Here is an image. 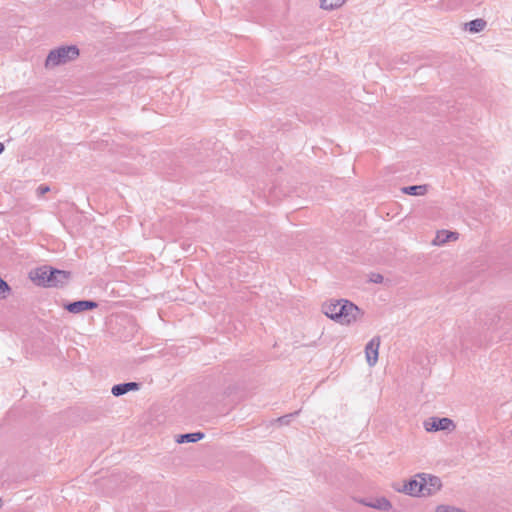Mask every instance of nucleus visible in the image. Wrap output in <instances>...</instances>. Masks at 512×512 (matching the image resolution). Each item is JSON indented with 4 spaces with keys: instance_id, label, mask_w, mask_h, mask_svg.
I'll return each mask as SVG.
<instances>
[{
    "instance_id": "obj_3",
    "label": "nucleus",
    "mask_w": 512,
    "mask_h": 512,
    "mask_svg": "<svg viewBox=\"0 0 512 512\" xmlns=\"http://www.w3.org/2000/svg\"><path fill=\"white\" fill-rule=\"evenodd\" d=\"M393 489L409 496L420 497L423 496V490L425 488L422 487V479L418 478L417 474L414 478H411L403 484H393Z\"/></svg>"
},
{
    "instance_id": "obj_22",
    "label": "nucleus",
    "mask_w": 512,
    "mask_h": 512,
    "mask_svg": "<svg viewBox=\"0 0 512 512\" xmlns=\"http://www.w3.org/2000/svg\"><path fill=\"white\" fill-rule=\"evenodd\" d=\"M49 191H50V188H49V186H46V185H41L37 188V194L39 196H42Z\"/></svg>"
},
{
    "instance_id": "obj_21",
    "label": "nucleus",
    "mask_w": 512,
    "mask_h": 512,
    "mask_svg": "<svg viewBox=\"0 0 512 512\" xmlns=\"http://www.w3.org/2000/svg\"><path fill=\"white\" fill-rule=\"evenodd\" d=\"M383 280H384V277L379 273H372L370 275V281L372 283L380 284L383 282Z\"/></svg>"
},
{
    "instance_id": "obj_2",
    "label": "nucleus",
    "mask_w": 512,
    "mask_h": 512,
    "mask_svg": "<svg viewBox=\"0 0 512 512\" xmlns=\"http://www.w3.org/2000/svg\"><path fill=\"white\" fill-rule=\"evenodd\" d=\"M363 315V311L354 303L346 299H340L338 309V323L350 325L356 322Z\"/></svg>"
},
{
    "instance_id": "obj_13",
    "label": "nucleus",
    "mask_w": 512,
    "mask_h": 512,
    "mask_svg": "<svg viewBox=\"0 0 512 512\" xmlns=\"http://www.w3.org/2000/svg\"><path fill=\"white\" fill-rule=\"evenodd\" d=\"M362 503L367 506L381 511H388L392 508L390 501L385 497H378L369 501L363 500Z\"/></svg>"
},
{
    "instance_id": "obj_4",
    "label": "nucleus",
    "mask_w": 512,
    "mask_h": 512,
    "mask_svg": "<svg viewBox=\"0 0 512 512\" xmlns=\"http://www.w3.org/2000/svg\"><path fill=\"white\" fill-rule=\"evenodd\" d=\"M426 431H453L456 428L455 423L450 418L431 417L424 422Z\"/></svg>"
},
{
    "instance_id": "obj_5",
    "label": "nucleus",
    "mask_w": 512,
    "mask_h": 512,
    "mask_svg": "<svg viewBox=\"0 0 512 512\" xmlns=\"http://www.w3.org/2000/svg\"><path fill=\"white\" fill-rule=\"evenodd\" d=\"M418 478L422 479V487L425 488L423 490V496H431L438 492L442 487L441 479L437 476L427 473H419Z\"/></svg>"
},
{
    "instance_id": "obj_19",
    "label": "nucleus",
    "mask_w": 512,
    "mask_h": 512,
    "mask_svg": "<svg viewBox=\"0 0 512 512\" xmlns=\"http://www.w3.org/2000/svg\"><path fill=\"white\" fill-rule=\"evenodd\" d=\"M299 414V411H296L294 413H290V414H287V415H284V416H281L277 419V422L280 424V425H288L291 421V419L298 415Z\"/></svg>"
},
{
    "instance_id": "obj_7",
    "label": "nucleus",
    "mask_w": 512,
    "mask_h": 512,
    "mask_svg": "<svg viewBox=\"0 0 512 512\" xmlns=\"http://www.w3.org/2000/svg\"><path fill=\"white\" fill-rule=\"evenodd\" d=\"M50 280L48 287H60L66 284L70 278V273L64 270L55 269L49 266Z\"/></svg>"
},
{
    "instance_id": "obj_23",
    "label": "nucleus",
    "mask_w": 512,
    "mask_h": 512,
    "mask_svg": "<svg viewBox=\"0 0 512 512\" xmlns=\"http://www.w3.org/2000/svg\"><path fill=\"white\" fill-rule=\"evenodd\" d=\"M4 150V145L0 142V153Z\"/></svg>"
},
{
    "instance_id": "obj_14",
    "label": "nucleus",
    "mask_w": 512,
    "mask_h": 512,
    "mask_svg": "<svg viewBox=\"0 0 512 512\" xmlns=\"http://www.w3.org/2000/svg\"><path fill=\"white\" fill-rule=\"evenodd\" d=\"M204 438V433L195 432V433H187L182 434L177 437V443H195Z\"/></svg>"
},
{
    "instance_id": "obj_20",
    "label": "nucleus",
    "mask_w": 512,
    "mask_h": 512,
    "mask_svg": "<svg viewBox=\"0 0 512 512\" xmlns=\"http://www.w3.org/2000/svg\"><path fill=\"white\" fill-rule=\"evenodd\" d=\"M10 291L9 285L2 279H0V298H6L7 294Z\"/></svg>"
},
{
    "instance_id": "obj_18",
    "label": "nucleus",
    "mask_w": 512,
    "mask_h": 512,
    "mask_svg": "<svg viewBox=\"0 0 512 512\" xmlns=\"http://www.w3.org/2000/svg\"><path fill=\"white\" fill-rule=\"evenodd\" d=\"M435 512H467L455 506L450 505H439Z\"/></svg>"
},
{
    "instance_id": "obj_1",
    "label": "nucleus",
    "mask_w": 512,
    "mask_h": 512,
    "mask_svg": "<svg viewBox=\"0 0 512 512\" xmlns=\"http://www.w3.org/2000/svg\"><path fill=\"white\" fill-rule=\"evenodd\" d=\"M78 56L79 49L77 46H61L49 52L45 61V67L48 69L55 68L75 60Z\"/></svg>"
},
{
    "instance_id": "obj_12",
    "label": "nucleus",
    "mask_w": 512,
    "mask_h": 512,
    "mask_svg": "<svg viewBox=\"0 0 512 512\" xmlns=\"http://www.w3.org/2000/svg\"><path fill=\"white\" fill-rule=\"evenodd\" d=\"M139 388H140V384L137 382H126V383L114 385L112 387L111 392L114 396L119 397V396H122V395L128 393L129 391H136Z\"/></svg>"
},
{
    "instance_id": "obj_17",
    "label": "nucleus",
    "mask_w": 512,
    "mask_h": 512,
    "mask_svg": "<svg viewBox=\"0 0 512 512\" xmlns=\"http://www.w3.org/2000/svg\"><path fill=\"white\" fill-rule=\"evenodd\" d=\"M346 0H321V8L333 10L341 7Z\"/></svg>"
},
{
    "instance_id": "obj_11",
    "label": "nucleus",
    "mask_w": 512,
    "mask_h": 512,
    "mask_svg": "<svg viewBox=\"0 0 512 512\" xmlns=\"http://www.w3.org/2000/svg\"><path fill=\"white\" fill-rule=\"evenodd\" d=\"M340 299L332 300L322 305V312L330 319L338 323V309Z\"/></svg>"
},
{
    "instance_id": "obj_10",
    "label": "nucleus",
    "mask_w": 512,
    "mask_h": 512,
    "mask_svg": "<svg viewBox=\"0 0 512 512\" xmlns=\"http://www.w3.org/2000/svg\"><path fill=\"white\" fill-rule=\"evenodd\" d=\"M459 234L457 232L441 230L438 231L436 237L433 240V245L441 246L449 241H455L458 239Z\"/></svg>"
},
{
    "instance_id": "obj_6",
    "label": "nucleus",
    "mask_w": 512,
    "mask_h": 512,
    "mask_svg": "<svg viewBox=\"0 0 512 512\" xmlns=\"http://www.w3.org/2000/svg\"><path fill=\"white\" fill-rule=\"evenodd\" d=\"M380 343V336H374L365 346V358L369 367H374L378 362Z\"/></svg>"
},
{
    "instance_id": "obj_15",
    "label": "nucleus",
    "mask_w": 512,
    "mask_h": 512,
    "mask_svg": "<svg viewBox=\"0 0 512 512\" xmlns=\"http://www.w3.org/2000/svg\"><path fill=\"white\" fill-rule=\"evenodd\" d=\"M402 192L413 196H422L427 193V185H412L402 188Z\"/></svg>"
},
{
    "instance_id": "obj_9",
    "label": "nucleus",
    "mask_w": 512,
    "mask_h": 512,
    "mask_svg": "<svg viewBox=\"0 0 512 512\" xmlns=\"http://www.w3.org/2000/svg\"><path fill=\"white\" fill-rule=\"evenodd\" d=\"M65 309L73 314H78L86 310H93L98 307V303L92 300H79L66 304Z\"/></svg>"
},
{
    "instance_id": "obj_8",
    "label": "nucleus",
    "mask_w": 512,
    "mask_h": 512,
    "mask_svg": "<svg viewBox=\"0 0 512 512\" xmlns=\"http://www.w3.org/2000/svg\"><path fill=\"white\" fill-rule=\"evenodd\" d=\"M30 279L38 286L48 287L50 275L49 266L44 265L30 272Z\"/></svg>"
},
{
    "instance_id": "obj_16",
    "label": "nucleus",
    "mask_w": 512,
    "mask_h": 512,
    "mask_svg": "<svg viewBox=\"0 0 512 512\" xmlns=\"http://www.w3.org/2000/svg\"><path fill=\"white\" fill-rule=\"evenodd\" d=\"M465 26L469 32L478 33V32H481L485 28L486 21L481 18H478V19H475V20H472V21L466 23Z\"/></svg>"
}]
</instances>
